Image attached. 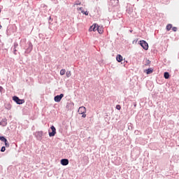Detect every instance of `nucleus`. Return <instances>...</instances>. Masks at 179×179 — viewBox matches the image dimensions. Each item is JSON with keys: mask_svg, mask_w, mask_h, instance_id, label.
Masks as SVG:
<instances>
[{"mask_svg": "<svg viewBox=\"0 0 179 179\" xmlns=\"http://www.w3.org/2000/svg\"><path fill=\"white\" fill-rule=\"evenodd\" d=\"M37 135H38V136H40L41 138V136H43V131H38L37 133Z\"/></svg>", "mask_w": 179, "mask_h": 179, "instance_id": "6ab92c4d", "label": "nucleus"}, {"mask_svg": "<svg viewBox=\"0 0 179 179\" xmlns=\"http://www.w3.org/2000/svg\"><path fill=\"white\" fill-rule=\"evenodd\" d=\"M164 78H165V79H169V78H170V74L169 73V72L164 73Z\"/></svg>", "mask_w": 179, "mask_h": 179, "instance_id": "9b49d317", "label": "nucleus"}, {"mask_svg": "<svg viewBox=\"0 0 179 179\" xmlns=\"http://www.w3.org/2000/svg\"><path fill=\"white\" fill-rule=\"evenodd\" d=\"M0 13H1V10H0Z\"/></svg>", "mask_w": 179, "mask_h": 179, "instance_id": "bb28decb", "label": "nucleus"}, {"mask_svg": "<svg viewBox=\"0 0 179 179\" xmlns=\"http://www.w3.org/2000/svg\"><path fill=\"white\" fill-rule=\"evenodd\" d=\"M172 27H173V25L171 24H169L168 25H166V30H168V31H170Z\"/></svg>", "mask_w": 179, "mask_h": 179, "instance_id": "f8f14e48", "label": "nucleus"}, {"mask_svg": "<svg viewBox=\"0 0 179 179\" xmlns=\"http://www.w3.org/2000/svg\"><path fill=\"white\" fill-rule=\"evenodd\" d=\"M149 64H150V60H147V64L149 65Z\"/></svg>", "mask_w": 179, "mask_h": 179, "instance_id": "393cba45", "label": "nucleus"}, {"mask_svg": "<svg viewBox=\"0 0 179 179\" xmlns=\"http://www.w3.org/2000/svg\"><path fill=\"white\" fill-rule=\"evenodd\" d=\"M50 129L52 130V132L49 131V136H55V134H57V129H55V127L52 126Z\"/></svg>", "mask_w": 179, "mask_h": 179, "instance_id": "7ed1b4c3", "label": "nucleus"}, {"mask_svg": "<svg viewBox=\"0 0 179 179\" xmlns=\"http://www.w3.org/2000/svg\"><path fill=\"white\" fill-rule=\"evenodd\" d=\"M116 59H117V62H122L123 58L121 55H117L116 56Z\"/></svg>", "mask_w": 179, "mask_h": 179, "instance_id": "1a4fd4ad", "label": "nucleus"}, {"mask_svg": "<svg viewBox=\"0 0 179 179\" xmlns=\"http://www.w3.org/2000/svg\"><path fill=\"white\" fill-rule=\"evenodd\" d=\"M66 72V70H65V69H62L61 71H60V75L62 76H63V75H65V73Z\"/></svg>", "mask_w": 179, "mask_h": 179, "instance_id": "2eb2a0df", "label": "nucleus"}, {"mask_svg": "<svg viewBox=\"0 0 179 179\" xmlns=\"http://www.w3.org/2000/svg\"><path fill=\"white\" fill-rule=\"evenodd\" d=\"M71 76H72V73H71V71H66V76L67 78H71Z\"/></svg>", "mask_w": 179, "mask_h": 179, "instance_id": "4468645a", "label": "nucleus"}, {"mask_svg": "<svg viewBox=\"0 0 179 179\" xmlns=\"http://www.w3.org/2000/svg\"><path fill=\"white\" fill-rule=\"evenodd\" d=\"M153 73V69H148L146 70L147 75H150V73Z\"/></svg>", "mask_w": 179, "mask_h": 179, "instance_id": "ddd939ff", "label": "nucleus"}, {"mask_svg": "<svg viewBox=\"0 0 179 179\" xmlns=\"http://www.w3.org/2000/svg\"><path fill=\"white\" fill-rule=\"evenodd\" d=\"M116 108H117V110H121V106L117 105Z\"/></svg>", "mask_w": 179, "mask_h": 179, "instance_id": "412c9836", "label": "nucleus"}, {"mask_svg": "<svg viewBox=\"0 0 179 179\" xmlns=\"http://www.w3.org/2000/svg\"><path fill=\"white\" fill-rule=\"evenodd\" d=\"M61 164L62 166H68L69 164V160H68L67 159H62L61 160Z\"/></svg>", "mask_w": 179, "mask_h": 179, "instance_id": "0eeeda50", "label": "nucleus"}, {"mask_svg": "<svg viewBox=\"0 0 179 179\" xmlns=\"http://www.w3.org/2000/svg\"><path fill=\"white\" fill-rule=\"evenodd\" d=\"M0 141L2 142H6V138L3 136H0Z\"/></svg>", "mask_w": 179, "mask_h": 179, "instance_id": "dca6fc26", "label": "nucleus"}, {"mask_svg": "<svg viewBox=\"0 0 179 179\" xmlns=\"http://www.w3.org/2000/svg\"><path fill=\"white\" fill-rule=\"evenodd\" d=\"M2 29V25L0 24V29Z\"/></svg>", "mask_w": 179, "mask_h": 179, "instance_id": "a878e982", "label": "nucleus"}, {"mask_svg": "<svg viewBox=\"0 0 179 179\" xmlns=\"http://www.w3.org/2000/svg\"><path fill=\"white\" fill-rule=\"evenodd\" d=\"M5 143L6 147L9 148V143H8V140L6 138V141H3Z\"/></svg>", "mask_w": 179, "mask_h": 179, "instance_id": "f3484780", "label": "nucleus"}, {"mask_svg": "<svg viewBox=\"0 0 179 179\" xmlns=\"http://www.w3.org/2000/svg\"><path fill=\"white\" fill-rule=\"evenodd\" d=\"M96 30H98V33H99V34H103V29H99V28L98 27V29H96Z\"/></svg>", "mask_w": 179, "mask_h": 179, "instance_id": "a211bd4d", "label": "nucleus"}, {"mask_svg": "<svg viewBox=\"0 0 179 179\" xmlns=\"http://www.w3.org/2000/svg\"><path fill=\"white\" fill-rule=\"evenodd\" d=\"M99 30V25L94 24L92 27H90L89 31H96Z\"/></svg>", "mask_w": 179, "mask_h": 179, "instance_id": "20e7f679", "label": "nucleus"}, {"mask_svg": "<svg viewBox=\"0 0 179 179\" xmlns=\"http://www.w3.org/2000/svg\"><path fill=\"white\" fill-rule=\"evenodd\" d=\"M82 117H83V118H86V114L83 113Z\"/></svg>", "mask_w": 179, "mask_h": 179, "instance_id": "b1692460", "label": "nucleus"}, {"mask_svg": "<svg viewBox=\"0 0 179 179\" xmlns=\"http://www.w3.org/2000/svg\"><path fill=\"white\" fill-rule=\"evenodd\" d=\"M13 100H14L17 104H23L24 103V99H20L17 96H13Z\"/></svg>", "mask_w": 179, "mask_h": 179, "instance_id": "f03ea898", "label": "nucleus"}, {"mask_svg": "<svg viewBox=\"0 0 179 179\" xmlns=\"http://www.w3.org/2000/svg\"><path fill=\"white\" fill-rule=\"evenodd\" d=\"M62 97H64L63 94H61L60 95H57L56 96H55V101H56V103H59V101L62 100Z\"/></svg>", "mask_w": 179, "mask_h": 179, "instance_id": "39448f33", "label": "nucleus"}, {"mask_svg": "<svg viewBox=\"0 0 179 179\" xmlns=\"http://www.w3.org/2000/svg\"><path fill=\"white\" fill-rule=\"evenodd\" d=\"M7 124H8V120H6V118L3 119L1 121V125L3 127H6Z\"/></svg>", "mask_w": 179, "mask_h": 179, "instance_id": "9d476101", "label": "nucleus"}, {"mask_svg": "<svg viewBox=\"0 0 179 179\" xmlns=\"http://www.w3.org/2000/svg\"><path fill=\"white\" fill-rule=\"evenodd\" d=\"M172 30H173V31H177V27H173L172 28Z\"/></svg>", "mask_w": 179, "mask_h": 179, "instance_id": "4be33fe9", "label": "nucleus"}, {"mask_svg": "<svg viewBox=\"0 0 179 179\" xmlns=\"http://www.w3.org/2000/svg\"><path fill=\"white\" fill-rule=\"evenodd\" d=\"M140 45H141L143 50H149V44H148L145 41H140Z\"/></svg>", "mask_w": 179, "mask_h": 179, "instance_id": "f257e3e1", "label": "nucleus"}, {"mask_svg": "<svg viewBox=\"0 0 179 179\" xmlns=\"http://www.w3.org/2000/svg\"><path fill=\"white\" fill-rule=\"evenodd\" d=\"M78 113L79 114H86V108L85 106H80L78 108Z\"/></svg>", "mask_w": 179, "mask_h": 179, "instance_id": "423d86ee", "label": "nucleus"}, {"mask_svg": "<svg viewBox=\"0 0 179 179\" xmlns=\"http://www.w3.org/2000/svg\"><path fill=\"white\" fill-rule=\"evenodd\" d=\"M78 12H81V13H83V15H85L86 16H87L89 15V12L87 11H85V10L83 9V8H77Z\"/></svg>", "mask_w": 179, "mask_h": 179, "instance_id": "6e6552de", "label": "nucleus"}, {"mask_svg": "<svg viewBox=\"0 0 179 179\" xmlns=\"http://www.w3.org/2000/svg\"><path fill=\"white\" fill-rule=\"evenodd\" d=\"M5 150H6V148L4 146L2 147L1 149V152H5Z\"/></svg>", "mask_w": 179, "mask_h": 179, "instance_id": "aec40b11", "label": "nucleus"}, {"mask_svg": "<svg viewBox=\"0 0 179 179\" xmlns=\"http://www.w3.org/2000/svg\"><path fill=\"white\" fill-rule=\"evenodd\" d=\"M3 90V87H2V86H0V92L2 93Z\"/></svg>", "mask_w": 179, "mask_h": 179, "instance_id": "5701e85b", "label": "nucleus"}]
</instances>
